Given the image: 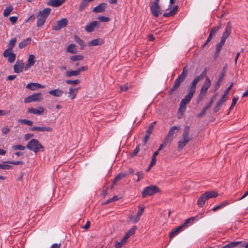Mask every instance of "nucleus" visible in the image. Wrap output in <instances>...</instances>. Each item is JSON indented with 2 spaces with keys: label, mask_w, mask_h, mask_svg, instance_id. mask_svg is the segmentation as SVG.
I'll return each instance as SVG.
<instances>
[{
  "label": "nucleus",
  "mask_w": 248,
  "mask_h": 248,
  "mask_svg": "<svg viewBox=\"0 0 248 248\" xmlns=\"http://www.w3.org/2000/svg\"><path fill=\"white\" fill-rule=\"evenodd\" d=\"M233 83H232L227 88V89H226V90L225 91L224 94H223V96H224V97L226 98L227 99H228V93H229V91L232 88V87H233Z\"/></svg>",
  "instance_id": "09e8293b"
},
{
  "label": "nucleus",
  "mask_w": 248,
  "mask_h": 248,
  "mask_svg": "<svg viewBox=\"0 0 248 248\" xmlns=\"http://www.w3.org/2000/svg\"><path fill=\"white\" fill-rule=\"evenodd\" d=\"M226 98L224 97V96H222L221 98L219 99V100L217 103V105H218L219 107H221L223 105V104L227 100Z\"/></svg>",
  "instance_id": "3c124183"
},
{
  "label": "nucleus",
  "mask_w": 248,
  "mask_h": 248,
  "mask_svg": "<svg viewBox=\"0 0 248 248\" xmlns=\"http://www.w3.org/2000/svg\"><path fill=\"white\" fill-rule=\"evenodd\" d=\"M35 58L34 55L31 54L29 55L28 63L25 65V70H28L31 66H33L35 62Z\"/></svg>",
  "instance_id": "aec40b11"
},
{
  "label": "nucleus",
  "mask_w": 248,
  "mask_h": 248,
  "mask_svg": "<svg viewBox=\"0 0 248 248\" xmlns=\"http://www.w3.org/2000/svg\"><path fill=\"white\" fill-rule=\"evenodd\" d=\"M97 21H94L90 23L87 25L85 28V31L88 32H91L93 31L95 27L98 24Z\"/></svg>",
  "instance_id": "b1692460"
},
{
  "label": "nucleus",
  "mask_w": 248,
  "mask_h": 248,
  "mask_svg": "<svg viewBox=\"0 0 248 248\" xmlns=\"http://www.w3.org/2000/svg\"><path fill=\"white\" fill-rule=\"evenodd\" d=\"M160 191L159 188L156 186L151 185L146 187L141 192V197L143 198L147 196L153 195Z\"/></svg>",
  "instance_id": "423d86ee"
},
{
  "label": "nucleus",
  "mask_w": 248,
  "mask_h": 248,
  "mask_svg": "<svg viewBox=\"0 0 248 248\" xmlns=\"http://www.w3.org/2000/svg\"><path fill=\"white\" fill-rule=\"evenodd\" d=\"M42 99L41 93H34L30 95L24 99L25 103H29L32 101H39Z\"/></svg>",
  "instance_id": "9b49d317"
},
{
  "label": "nucleus",
  "mask_w": 248,
  "mask_h": 248,
  "mask_svg": "<svg viewBox=\"0 0 248 248\" xmlns=\"http://www.w3.org/2000/svg\"><path fill=\"white\" fill-rule=\"evenodd\" d=\"M80 82V81L79 79L76 80H66V83L68 84H78Z\"/></svg>",
  "instance_id": "13d9d810"
},
{
  "label": "nucleus",
  "mask_w": 248,
  "mask_h": 248,
  "mask_svg": "<svg viewBox=\"0 0 248 248\" xmlns=\"http://www.w3.org/2000/svg\"><path fill=\"white\" fill-rule=\"evenodd\" d=\"M211 85V82L210 79L208 77H206L205 81L201 88L200 93L199 95V100H202L204 98Z\"/></svg>",
  "instance_id": "0eeeda50"
},
{
  "label": "nucleus",
  "mask_w": 248,
  "mask_h": 248,
  "mask_svg": "<svg viewBox=\"0 0 248 248\" xmlns=\"http://www.w3.org/2000/svg\"><path fill=\"white\" fill-rule=\"evenodd\" d=\"M49 93L50 95H53L54 96L60 97L62 95L63 91L59 89H57L50 91L49 92Z\"/></svg>",
  "instance_id": "bb28decb"
},
{
  "label": "nucleus",
  "mask_w": 248,
  "mask_h": 248,
  "mask_svg": "<svg viewBox=\"0 0 248 248\" xmlns=\"http://www.w3.org/2000/svg\"><path fill=\"white\" fill-rule=\"evenodd\" d=\"M156 122H154L151 124L149 126L148 129L146 131V132L148 133L149 134H152L153 130L154 129V126H155Z\"/></svg>",
  "instance_id": "8fccbe9b"
},
{
  "label": "nucleus",
  "mask_w": 248,
  "mask_h": 248,
  "mask_svg": "<svg viewBox=\"0 0 248 248\" xmlns=\"http://www.w3.org/2000/svg\"><path fill=\"white\" fill-rule=\"evenodd\" d=\"M219 29V27H213L211 31H210V34L212 35V36H214L215 34L218 31Z\"/></svg>",
  "instance_id": "680f3d73"
},
{
  "label": "nucleus",
  "mask_w": 248,
  "mask_h": 248,
  "mask_svg": "<svg viewBox=\"0 0 248 248\" xmlns=\"http://www.w3.org/2000/svg\"><path fill=\"white\" fill-rule=\"evenodd\" d=\"M128 239V238H127V237H126L124 235L123 237V238H122V239L120 242H117L115 243V248H121L122 246L126 242L127 240Z\"/></svg>",
  "instance_id": "473e14b6"
},
{
  "label": "nucleus",
  "mask_w": 248,
  "mask_h": 248,
  "mask_svg": "<svg viewBox=\"0 0 248 248\" xmlns=\"http://www.w3.org/2000/svg\"><path fill=\"white\" fill-rule=\"evenodd\" d=\"M17 18H17V16H11V17H10L9 19H10V22H11V23H12L13 25H14V24H15L16 23V22L17 21Z\"/></svg>",
  "instance_id": "774afa93"
},
{
  "label": "nucleus",
  "mask_w": 248,
  "mask_h": 248,
  "mask_svg": "<svg viewBox=\"0 0 248 248\" xmlns=\"http://www.w3.org/2000/svg\"><path fill=\"white\" fill-rule=\"evenodd\" d=\"M217 192L214 191H207L201 195L197 201V204L200 207L204 206L206 201L211 198H216L217 196Z\"/></svg>",
  "instance_id": "f03ea898"
},
{
  "label": "nucleus",
  "mask_w": 248,
  "mask_h": 248,
  "mask_svg": "<svg viewBox=\"0 0 248 248\" xmlns=\"http://www.w3.org/2000/svg\"><path fill=\"white\" fill-rule=\"evenodd\" d=\"M78 88H75L73 86L70 87L68 97L71 99H74L78 93Z\"/></svg>",
  "instance_id": "a878e982"
},
{
  "label": "nucleus",
  "mask_w": 248,
  "mask_h": 248,
  "mask_svg": "<svg viewBox=\"0 0 248 248\" xmlns=\"http://www.w3.org/2000/svg\"><path fill=\"white\" fill-rule=\"evenodd\" d=\"M4 57L8 58V61L10 63H13L16 60V55L13 52V51L5 50L3 54Z\"/></svg>",
  "instance_id": "ddd939ff"
},
{
  "label": "nucleus",
  "mask_w": 248,
  "mask_h": 248,
  "mask_svg": "<svg viewBox=\"0 0 248 248\" xmlns=\"http://www.w3.org/2000/svg\"><path fill=\"white\" fill-rule=\"evenodd\" d=\"M202 79V78L200 76H197L193 79L192 82L190 83L189 86L188 87V89L189 90L193 91V92H196L197 85L198 83Z\"/></svg>",
  "instance_id": "2eb2a0df"
},
{
  "label": "nucleus",
  "mask_w": 248,
  "mask_h": 248,
  "mask_svg": "<svg viewBox=\"0 0 248 248\" xmlns=\"http://www.w3.org/2000/svg\"><path fill=\"white\" fill-rule=\"evenodd\" d=\"M74 39L75 41L77 42L81 47V48H83L85 46V44L84 42L77 35H74Z\"/></svg>",
  "instance_id": "4c0bfd02"
},
{
  "label": "nucleus",
  "mask_w": 248,
  "mask_h": 248,
  "mask_svg": "<svg viewBox=\"0 0 248 248\" xmlns=\"http://www.w3.org/2000/svg\"><path fill=\"white\" fill-rule=\"evenodd\" d=\"M189 71L188 67L187 65L184 66L183 68L182 73L175 79L174 82V85L171 89L169 91V93L172 95L174 92L177 90L180 86L181 83L185 80Z\"/></svg>",
  "instance_id": "f257e3e1"
},
{
  "label": "nucleus",
  "mask_w": 248,
  "mask_h": 248,
  "mask_svg": "<svg viewBox=\"0 0 248 248\" xmlns=\"http://www.w3.org/2000/svg\"><path fill=\"white\" fill-rule=\"evenodd\" d=\"M134 172V170L130 168L128 169L127 171H124L123 172H121L124 178L128 177L130 174H133Z\"/></svg>",
  "instance_id": "a19ab883"
},
{
  "label": "nucleus",
  "mask_w": 248,
  "mask_h": 248,
  "mask_svg": "<svg viewBox=\"0 0 248 248\" xmlns=\"http://www.w3.org/2000/svg\"><path fill=\"white\" fill-rule=\"evenodd\" d=\"M119 199L117 196H114L110 199H108L105 202L106 204H108L111 202L117 201Z\"/></svg>",
  "instance_id": "bf43d9fd"
},
{
  "label": "nucleus",
  "mask_w": 248,
  "mask_h": 248,
  "mask_svg": "<svg viewBox=\"0 0 248 248\" xmlns=\"http://www.w3.org/2000/svg\"><path fill=\"white\" fill-rule=\"evenodd\" d=\"M98 19L101 22H107L109 21V18L103 16H99Z\"/></svg>",
  "instance_id": "0e129e2a"
},
{
  "label": "nucleus",
  "mask_w": 248,
  "mask_h": 248,
  "mask_svg": "<svg viewBox=\"0 0 248 248\" xmlns=\"http://www.w3.org/2000/svg\"><path fill=\"white\" fill-rule=\"evenodd\" d=\"M51 9L46 8L39 12L37 16V27H42L45 23L47 16L49 15Z\"/></svg>",
  "instance_id": "7ed1b4c3"
},
{
  "label": "nucleus",
  "mask_w": 248,
  "mask_h": 248,
  "mask_svg": "<svg viewBox=\"0 0 248 248\" xmlns=\"http://www.w3.org/2000/svg\"><path fill=\"white\" fill-rule=\"evenodd\" d=\"M30 130L31 131L50 132L52 130V128L50 127L35 126L31 127Z\"/></svg>",
  "instance_id": "a211bd4d"
},
{
  "label": "nucleus",
  "mask_w": 248,
  "mask_h": 248,
  "mask_svg": "<svg viewBox=\"0 0 248 248\" xmlns=\"http://www.w3.org/2000/svg\"><path fill=\"white\" fill-rule=\"evenodd\" d=\"M19 122L29 125V126H32L33 125V122L31 121L28 120L27 119H20L18 121Z\"/></svg>",
  "instance_id": "de8ad7c7"
},
{
  "label": "nucleus",
  "mask_w": 248,
  "mask_h": 248,
  "mask_svg": "<svg viewBox=\"0 0 248 248\" xmlns=\"http://www.w3.org/2000/svg\"><path fill=\"white\" fill-rule=\"evenodd\" d=\"M184 228L182 225H180L174 230H173L170 233V238H172L174 236L176 235Z\"/></svg>",
  "instance_id": "cd10ccee"
},
{
  "label": "nucleus",
  "mask_w": 248,
  "mask_h": 248,
  "mask_svg": "<svg viewBox=\"0 0 248 248\" xmlns=\"http://www.w3.org/2000/svg\"><path fill=\"white\" fill-rule=\"evenodd\" d=\"M189 141L185 140L184 139H182L178 142V150L179 151H181L184 147L188 143Z\"/></svg>",
  "instance_id": "72a5a7b5"
},
{
  "label": "nucleus",
  "mask_w": 248,
  "mask_h": 248,
  "mask_svg": "<svg viewBox=\"0 0 248 248\" xmlns=\"http://www.w3.org/2000/svg\"><path fill=\"white\" fill-rule=\"evenodd\" d=\"M12 168V166L9 164H0V169L3 170H10Z\"/></svg>",
  "instance_id": "052dcab7"
},
{
  "label": "nucleus",
  "mask_w": 248,
  "mask_h": 248,
  "mask_svg": "<svg viewBox=\"0 0 248 248\" xmlns=\"http://www.w3.org/2000/svg\"><path fill=\"white\" fill-rule=\"evenodd\" d=\"M208 108H209L208 107H207V106H205V107H204L203 108L202 110V111L201 112V113H200L198 114V117H202V116H203L206 114L207 110Z\"/></svg>",
  "instance_id": "5fc2aeb1"
},
{
  "label": "nucleus",
  "mask_w": 248,
  "mask_h": 248,
  "mask_svg": "<svg viewBox=\"0 0 248 248\" xmlns=\"http://www.w3.org/2000/svg\"><path fill=\"white\" fill-rule=\"evenodd\" d=\"M107 6V4L105 2H102L99 4L98 6L95 7L93 9V11L95 13H101L104 12Z\"/></svg>",
  "instance_id": "5701e85b"
},
{
  "label": "nucleus",
  "mask_w": 248,
  "mask_h": 248,
  "mask_svg": "<svg viewBox=\"0 0 248 248\" xmlns=\"http://www.w3.org/2000/svg\"><path fill=\"white\" fill-rule=\"evenodd\" d=\"M144 208L143 206H139L138 213L137 214L136 217H132L130 218L131 221L134 223H136L138 222L140 219V217L142 216L143 212H144Z\"/></svg>",
  "instance_id": "4468645a"
},
{
  "label": "nucleus",
  "mask_w": 248,
  "mask_h": 248,
  "mask_svg": "<svg viewBox=\"0 0 248 248\" xmlns=\"http://www.w3.org/2000/svg\"><path fill=\"white\" fill-rule=\"evenodd\" d=\"M188 93L185 96V97L182 99L180 106L179 108V111L181 112H184L186 110V106L189 103L191 99L192 98L194 94L196 92H193L190 90L187 89Z\"/></svg>",
  "instance_id": "39448f33"
},
{
  "label": "nucleus",
  "mask_w": 248,
  "mask_h": 248,
  "mask_svg": "<svg viewBox=\"0 0 248 248\" xmlns=\"http://www.w3.org/2000/svg\"><path fill=\"white\" fill-rule=\"evenodd\" d=\"M66 50L67 52H71V53H76L77 50L76 49V46L74 44L69 45L67 47Z\"/></svg>",
  "instance_id": "79ce46f5"
},
{
  "label": "nucleus",
  "mask_w": 248,
  "mask_h": 248,
  "mask_svg": "<svg viewBox=\"0 0 248 248\" xmlns=\"http://www.w3.org/2000/svg\"><path fill=\"white\" fill-rule=\"evenodd\" d=\"M103 43V41L101 39L97 38L89 42L88 45L90 46H96L102 45Z\"/></svg>",
  "instance_id": "7c9ffc66"
},
{
  "label": "nucleus",
  "mask_w": 248,
  "mask_h": 248,
  "mask_svg": "<svg viewBox=\"0 0 248 248\" xmlns=\"http://www.w3.org/2000/svg\"><path fill=\"white\" fill-rule=\"evenodd\" d=\"M84 57L82 55H74L72 56L70 58V59L71 61L75 62L81 61L83 59Z\"/></svg>",
  "instance_id": "a18cd8bd"
},
{
  "label": "nucleus",
  "mask_w": 248,
  "mask_h": 248,
  "mask_svg": "<svg viewBox=\"0 0 248 248\" xmlns=\"http://www.w3.org/2000/svg\"><path fill=\"white\" fill-rule=\"evenodd\" d=\"M150 135H151V134L146 132V134H145V137H144V138L143 140V142L145 145L146 144L147 142L149 140Z\"/></svg>",
  "instance_id": "338daca9"
},
{
  "label": "nucleus",
  "mask_w": 248,
  "mask_h": 248,
  "mask_svg": "<svg viewBox=\"0 0 248 248\" xmlns=\"http://www.w3.org/2000/svg\"><path fill=\"white\" fill-rule=\"evenodd\" d=\"M241 243V242H232L225 245L221 248H234L237 247L239 244Z\"/></svg>",
  "instance_id": "f704fd0d"
},
{
  "label": "nucleus",
  "mask_w": 248,
  "mask_h": 248,
  "mask_svg": "<svg viewBox=\"0 0 248 248\" xmlns=\"http://www.w3.org/2000/svg\"><path fill=\"white\" fill-rule=\"evenodd\" d=\"M190 131V126H186L184 129L183 134H182V139L185 140H187L188 141H190L192 140V136L189 135Z\"/></svg>",
  "instance_id": "f3484780"
},
{
  "label": "nucleus",
  "mask_w": 248,
  "mask_h": 248,
  "mask_svg": "<svg viewBox=\"0 0 248 248\" xmlns=\"http://www.w3.org/2000/svg\"><path fill=\"white\" fill-rule=\"evenodd\" d=\"M24 63L22 60H17L14 65V72L16 73H20L23 70Z\"/></svg>",
  "instance_id": "dca6fc26"
},
{
  "label": "nucleus",
  "mask_w": 248,
  "mask_h": 248,
  "mask_svg": "<svg viewBox=\"0 0 248 248\" xmlns=\"http://www.w3.org/2000/svg\"><path fill=\"white\" fill-rule=\"evenodd\" d=\"M180 129V127L178 126H173L169 130L165 139L166 140L171 141L173 138L174 134L177 132Z\"/></svg>",
  "instance_id": "1a4fd4ad"
},
{
  "label": "nucleus",
  "mask_w": 248,
  "mask_h": 248,
  "mask_svg": "<svg viewBox=\"0 0 248 248\" xmlns=\"http://www.w3.org/2000/svg\"><path fill=\"white\" fill-rule=\"evenodd\" d=\"M124 177L122 174V173L120 172L119 173L115 178V179L113 180V184H115L116 182L118 181L122 180L123 179Z\"/></svg>",
  "instance_id": "4d7b16f0"
},
{
  "label": "nucleus",
  "mask_w": 248,
  "mask_h": 248,
  "mask_svg": "<svg viewBox=\"0 0 248 248\" xmlns=\"http://www.w3.org/2000/svg\"><path fill=\"white\" fill-rule=\"evenodd\" d=\"M45 88L44 86H43L39 83H29L26 86V88H27L30 90H31V91L35 90L38 88Z\"/></svg>",
  "instance_id": "4be33fe9"
},
{
  "label": "nucleus",
  "mask_w": 248,
  "mask_h": 248,
  "mask_svg": "<svg viewBox=\"0 0 248 248\" xmlns=\"http://www.w3.org/2000/svg\"><path fill=\"white\" fill-rule=\"evenodd\" d=\"M89 2L87 0H82L80 2L78 10L80 11H83L85 7L88 5Z\"/></svg>",
  "instance_id": "37998d69"
},
{
  "label": "nucleus",
  "mask_w": 248,
  "mask_h": 248,
  "mask_svg": "<svg viewBox=\"0 0 248 248\" xmlns=\"http://www.w3.org/2000/svg\"><path fill=\"white\" fill-rule=\"evenodd\" d=\"M231 32H232V24L230 21H229L228 22H227V23L226 24L225 31L223 33V35L222 37L227 39L229 37V36L230 35V34L231 33Z\"/></svg>",
  "instance_id": "412c9836"
},
{
  "label": "nucleus",
  "mask_w": 248,
  "mask_h": 248,
  "mask_svg": "<svg viewBox=\"0 0 248 248\" xmlns=\"http://www.w3.org/2000/svg\"><path fill=\"white\" fill-rule=\"evenodd\" d=\"M150 11L154 17H157L162 14V10L159 5L150 4Z\"/></svg>",
  "instance_id": "6e6552de"
},
{
  "label": "nucleus",
  "mask_w": 248,
  "mask_h": 248,
  "mask_svg": "<svg viewBox=\"0 0 248 248\" xmlns=\"http://www.w3.org/2000/svg\"><path fill=\"white\" fill-rule=\"evenodd\" d=\"M238 99V97H233V98H232V103L231 104V106H230V108H229V110L231 111L232 108H233L234 107V106L235 105L237 100Z\"/></svg>",
  "instance_id": "6e6d98bb"
},
{
  "label": "nucleus",
  "mask_w": 248,
  "mask_h": 248,
  "mask_svg": "<svg viewBox=\"0 0 248 248\" xmlns=\"http://www.w3.org/2000/svg\"><path fill=\"white\" fill-rule=\"evenodd\" d=\"M196 217H191L186 220L185 222L182 224V226L184 227H186L187 225L190 223L191 222H193L196 218Z\"/></svg>",
  "instance_id": "49530a36"
},
{
  "label": "nucleus",
  "mask_w": 248,
  "mask_h": 248,
  "mask_svg": "<svg viewBox=\"0 0 248 248\" xmlns=\"http://www.w3.org/2000/svg\"><path fill=\"white\" fill-rule=\"evenodd\" d=\"M13 148L15 150L24 151L25 149V147L21 145L17 144L13 146Z\"/></svg>",
  "instance_id": "603ef678"
},
{
  "label": "nucleus",
  "mask_w": 248,
  "mask_h": 248,
  "mask_svg": "<svg viewBox=\"0 0 248 248\" xmlns=\"http://www.w3.org/2000/svg\"><path fill=\"white\" fill-rule=\"evenodd\" d=\"M1 131L3 135H6L10 131V129L7 126L3 127L1 128Z\"/></svg>",
  "instance_id": "69168bd1"
},
{
  "label": "nucleus",
  "mask_w": 248,
  "mask_h": 248,
  "mask_svg": "<svg viewBox=\"0 0 248 248\" xmlns=\"http://www.w3.org/2000/svg\"><path fill=\"white\" fill-rule=\"evenodd\" d=\"M31 38L29 37L28 38L22 41H21L20 43L18 44V47L19 48H23L25 47L27 45L30 44L31 42Z\"/></svg>",
  "instance_id": "2f4dec72"
},
{
  "label": "nucleus",
  "mask_w": 248,
  "mask_h": 248,
  "mask_svg": "<svg viewBox=\"0 0 248 248\" xmlns=\"http://www.w3.org/2000/svg\"><path fill=\"white\" fill-rule=\"evenodd\" d=\"M12 164V165H23L24 162L22 161H3L2 164Z\"/></svg>",
  "instance_id": "c03bdc74"
},
{
  "label": "nucleus",
  "mask_w": 248,
  "mask_h": 248,
  "mask_svg": "<svg viewBox=\"0 0 248 248\" xmlns=\"http://www.w3.org/2000/svg\"><path fill=\"white\" fill-rule=\"evenodd\" d=\"M178 9V6H175L173 9L170 11L169 13H164L163 14V16L165 17H169L170 16H171L175 15Z\"/></svg>",
  "instance_id": "c756f323"
},
{
  "label": "nucleus",
  "mask_w": 248,
  "mask_h": 248,
  "mask_svg": "<svg viewBox=\"0 0 248 248\" xmlns=\"http://www.w3.org/2000/svg\"><path fill=\"white\" fill-rule=\"evenodd\" d=\"M26 147L35 153L40 151H44V148L38 140L33 139L31 140L27 144Z\"/></svg>",
  "instance_id": "20e7f679"
},
{
  "label": "nucleus",
  "mask_w": 248,
  "mask_h": 248,
  "mask_svg": "<svg viewBox=\"0 0 248 248\" xmlns=\"http://www.w3.org/2000/svg\"><path fill=\"white\" fill-rule=\"evenodd\" d=\"M29 113L35 115H42L45 111V108L43 107H39L38 109L35 108H29L28 109Z\"/></svg>",
  "instance_id": "6ab92c4d"
},
{
  "label": "nucleus",
  "mask_w": 248,
  "mask_h": 248,
  "mask_svg": "<svg viewBox=\"0 0 248 248\" xmlns=\"http://www.w3.org/2000/svg\"><path fill=\"white\" fill-rule=\"evenodd\" d=\"M65 0H49L47 2V5L53 6L58 7L61 5Z\"/></svg>",
  "instance_id": "393cba45"
},
{
  "label": "nucleus",
  "mask_w": 248,
  "mask_h": 248,
  "mask_svg": "<svg viewBox=\"0 0 248 248\" xmlns=\"http://www.w3.org/2000/svg\"><path fill=\"white\" fill-rule=\"evenodd\" d=\"M135 174L138 176V179L136 180L137 182H139L140 179H142L144 176V173L142 171H138Z\"/></svg>",
  "instance_id": "864d4df0"
},
{
  "label": "nucleus",
  "mask_w": 248,
  "mask_h": 248,
  "mask_svg": "<svg viewBox=\"0 0 248 248\" xmlns=\"http://www.w3.org/2000/svg\"><path fill=\"white\" fill-rule=\"evenodd\" d=\"M79 75V74L78 69L77 70L68 71L66 72L65 74L66 76L67 77L78 76Z\"/></svg>",
  "instance_id": "e433bc0d"
},
{
  "label": "nucleus",
  "mask_w": 248,
  "mask_h": 248,
  "mask_svg": "<svg viewBox=\"0 0 248 248\" xmlns=\"http://www.w3.org/2000/svg\"><path fill=\"white\" fill-rule=\"evenodd\" d=\"M178 9V6H175L173 9L170 11L169 13H164L163 14V16L165 17H169L170 16H171L175 15Z\"/></svg>",
  "instance_id": "c85d7f7f"
},
{
  "label": "nucleus",
  "mask_w": 248,
  "mask_h": 248,
  "mask_svg": "<svg viewBox=\"0 0 248 248\" xmlns=\"http://www.w3.org/2000/svg\"><path fill=\"white\" fill-rule=\"evenodd\" d=\"M13 10V7L11 5H9L8 7H6L5 9L4 10L3 15L4 17L8 16L12 11Z\"/></svg>",
  "instance_id": "58836bf2"
},
{
  "label": "nucleus",
  "mask_w": 248,
  "mask_h": 248,
  "mask_svg": "<svg viewBox=\"0 0 248 248\" xmlns=\"http://www.w3.org/2000/svg\"><path fill=\"white\" fill-rule=\"evenodd\" d=\"M137 229V227L136 226H133L131 228L128 232L125 234V236L127 238H129L131 235L134 234L136 230Z\"/></svg>",
  "instance_id": "ea45409f"
},
{
  "label": "nucleus",
  "mask_w": 248,
  "mask_h": 248,
  "mask_svg": "<svg viewBox=\"0 0 248 248\" xmlns=\"http://www.w3.org/2000/svg\"><path fill=\"white\" fill-rule=\"evenodd\" d=\"M169 142H170V141H169L168 140L167 141L165 139L163 143L160 144V145L159 146L158 149V151H160L162 149L164 148Z\"/></svg>",
  "instance_id": "e2e57ef3"
},
{
  "label": "nucleus",
  "mask_w": 248,
  "mask_h": 248,
  "mask_svg": "<svg viewBox=\"0 0 248 248\" xmlns=\"http://www.w3.org/2000/svg\"><path fill=\"white\" fill-rule=\"evenodd\" d=\"M227 67H228L227 64H226L225 65V66L223 67V68H222V71L221 72V73L220 74L218 80L215 85V91L218 89V88H219V87L220 86V83L223 81L224 77L225 76V75L226 73Z\"/></svg>",
  "instance_id": "9d476101"
},
{
  "label": "nucleus",
  "mask_w": 248,
  "mask_h": 248,
  "mask_svg": "<svg viewBox=\"0 0 248 248\" xmlns=\"http://www.w3.org/2000/svg\"><path fill=\"white\" fill-rule=\"evenodd\" d=\"M68 24V20L64 18L57 21V24L52 27V29L54 31H59L61 29L66 27Z\"/></svg>",
  "instance_id": "f8f14e48"
},
{
  "label": "nucleus",
  "mask_w": 248,
  "mask_h": 248,
  "mask_svg": "<svg viewBox=\"0 0 248 248\" xmlns=\"http://www.w3.org/2000/svg\"><path fill=\"white\" fill-rule=\"evenodd\" d=\"M16 42V38H12L8 43V48L6 50L13 51V47L15 46Z\"/></svg>",
  "instance_id": "c9c22d12"
}]
</instances>
